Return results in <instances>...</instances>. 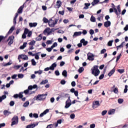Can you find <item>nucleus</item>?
<instances>
[{
	"instance_id": "obj_52",
	"label": "nucleus",
	"mask_w": 128,
	"mask_h": 128,
	"mask_svg": "<svg viewBox=\"0 0 128 128\" xmlns=\"http://www.w3.org/2000/svg\"><path fill=\"white\" fill-rule=\"evenodd\" d=\"M74 118H76V114H72L70 115V118H71V120H74Z\"/></svg>"
},
{
	"instance_id": "obj_53",
	"label": "nucleus",
	"mask_w": 128,
	"mask_h": 128,
	"mask_svg": "<svg viewBox=\"0 0 128 128\" xmlns=\"http://www.w3.org/2000/svg\"><path fill=\"white\" fill-rule=\"evenodd\" d=\"M23 94H30V90L28 89L24 90L23 92Z\"/></svg>"
},
{
	"instance_id": "obj_9",
	"label": "nucleus",
	"mask_w": 128,
	"mask_h": 128,
	"mask_svg": "<svg viewBox=\"0 0 128 128\" xmlns=\"http://www.w3.org/2000/svg\"><path fill=\"white\" fill-rule=\"evenodd\" d=\"M112 8H114V14H116V15L117 18H120V16L118 17L119 14H118V9L116 8V6H114V3L112 4Z\"/></svg>"
},
{
	"instance_id": "obj_64",
	"label": "nucleus",
	"mask_w": 128,
	"mask_h": 128,
	"mask_svg": "<svg viewBox=\"0 0 128 128\" xmlns=\"http://www.w3.org/2000/svg\"><path fill=\"white\" fill-rule=\"evenodd\" d=\"M124 30H125V32H128V24H126V26L124 28Z\"/></svg>"
},
{
	"instance_id": "obj_29",
	"label": "nucleus",
	"mask_w": 128,
	"mask_h": 128,
	"mask_svg": "<svg viewBox=\"0 0 128 128\" xmlns=\"http://www.w3.org/2000/svg\"><path fill=\"white\" fill-rule=\"evenodd\" d=\"M43 22L44 24H48V25L50 26V21L48 20V18H46V17H44L43 18Z\"/></svg>"
},
{
	"instance_id": "obj_44",
	"label": "nucleus",
	"mask_w": 128,
	"mask_h": 128,
	"mask_svg": "<svg viewBox=\"0 0 128 128\" xmlns=\"http://www.w3.org/2000/svg\"><path fill=\"white\" fill-rule=\"evenodd\" d=\"M6 36H0V42H2V41L4 40H6Z\"/></svg>"
},
{
	"instance_id": "obj_30",
	"label": "nucleus",
	"mask_w": 128,
	"mask_h": 128,
	"mask_svg": "<svg viewBox=\"0 0 128 128\" xmlns=\"http://www.w3.org/2000/svg\"><path fill=\"white\" fill-rule=\"evenodd\" d=\"M36 127V125L34 124H28L26 126V128H34Z\"/></svg>"
},
{
	"instance_id": "obj_55",
	"label": "nucleus",
	"mask_w": 128,
	"mask_h": 128,
	"mask_svg": "<svg viewBox=\"0 0 128 128\" xmlns=\"http://www.w3.org/2000/svg\"><path fill=\"white\" fill-rule=\"evenodd\" d=\"M52 46H50V48H46V51L47 52H52Z\"/></svg>"
},
{
	"instance_id": "obj_49",
	"label": "nucleus",
	"mask_w": 128,
	"mask_h": 128,
	"mask_svg": "<svg viewBox=\"0 0 128 128\" xmlns=\"http://www.w3.org/2000/svg\"><path fill=\"white\" fill-rule=\"evenodd\" d=\"M120 56H122V54H120L119 55L117 56L116 59V62H118V60H120Z\"/></svg>"
},
{
	"instance_id": "obj_5",
	"label": "nucleus",
	"mask_w": 128,
	"mask_h": 128,
	"mask_svg": "<svg viewBox=\"0 0 128 128\" xmlns=\"http://www.w3.org/2000/svg\"><path fill=\"white\" fill-rule=\"evenodd\" d=\"M14 36H10L7 40V42H8V46H12V44H14Z\"/></svg>"
},
{
	"instance_id": "obj_57",
	"label": "nucleus",
	"mask_w": 128,
	"mask_h": 128,
	"mask_svg": "<svg viewBox=\"0 0 128 128\" xmlns=\"http://www.w3.org/2000/svg\"><path fill=\"white\" fill-rule=\"evenodd\" d=\"M89 32L91 36H92L94 34V31L92 29H90L89 31Z\"/></svg>"
},
{
	"instance_id": "obj_17",
	"label": "nucleus",
	"mask_w": 128,
	"mask_h": 128,
	"mask_svg": "<svg viewBox=\"0 0 128 128\" xmlns=\"http://www.w3.org/2000/svg\"><path fill=\"white\" fill-rule=\"evenodd\" d=\"M3 114H4V116H10V114H11L12 112H8V110H4L3 112Z\"/></svg>"
},
{
	"instance_id": "obj_22",
	"label": "nucleus",
	"mask_w": 128,
	"mask_h": 128,
	"mask_svg": "<svg viewBox=\"0 0 128 128\" xmlns=\"http://www.w3.org/2000/svg\"><path fill=\"white\" fill-rule=\"evenodd\" d=\"M100 2V0H94V1L91 3L92 6H94L96 4H98Z\"/></svg>"
},
{
	"instance_id": "obj_34",
	"label": "nucleus",
	"mask_w": 128,
	"mask_h": 128,
	"mask_svg": "<svg viewBox=\"0 0 128 128\" xmlns=\"http://www.w3.org/2000/svg\"><path fill=\"white\" fill-rule=\"evenodd\" d=\"M90 22H96V17L94 16H92L90 19Z\"/></svg>"
},
{
	"instance_id": "obj_18",
	"label": "nucleus",
	"mask_w": 128,
	"mask_h": 128,
	"mask_svg": "<svg viewBox=\"0 0 128 128\" xmlns=\"http://www.w3.org/2000/svg\"><path fill=\"white\" fill-rule=\"evenodd\" d=\"M80 40L84 46H86L88 44V40H86L84 38H82Z\"/></svg>"
},
{
	"instance_id": "obj_14",
	"label": "nucleus",
	"mask_w": 128,
	"mask_h": 128,
	"mask_svg": "<svg viewBox=\"0 0 128 128\" xmlns=\"http://www.w3.org/2000/svg\"><path fill=\"white\" fill-rule=\"evenodd\" d=\"M24 4L19 8L18 10L17 13L22 14V10H24Z\"/></svg>"
},
{
	"instance_id": "obj_6",
	"label": "nucleus",
	"mask_w": 128,
	"mask_h": 128,
	"mask_svg": "<svg viewBox=\"0 0 128 128\" xmlns=\"http://www.w3.org/2000/svg\"><path fill=\"white\" fill-rule=\"evenodd\" d=\"M70 106H72V100H70V97H68V98L66 102L65 108H68Z\"/></svg>"
},
{
	"instance_id": "obj_1",
	"label": "nucleus",
	"mask_w": 128,
	"mask_h": 128,
	"mask_svg": "<svg viewBox=\"0 0 128 128\" xmlns=\"http://www.w3.org/2000/svg\"><path fill=\"white\" fill-rule=\"evenodd\" d=\"M91 72L92 74L94 76H98L100 74V71L98 70V66L95 65L93 66L92 68H91Z\"/></svg>"
},
{
	"instance_id": "obj_33",
	"label": "nucleus",
	"mask_w": 128,
	"mask_h": 128,
	"mask_svg": "<svg viewBox=\"0 0 128 128\" xmlns=\"http://www.w3.org/2000/svg\"><path fill=\"white\" fill-rule=\"evenodd\" d=\"M114 112H116V110L112 109V110H110L108 112V114L110 115L112 114H114Z\"/></svg>"
},
{
	"instance_id": "obj_23",
	"label": "nucleus",
	"mask_w": 128,
	"mask_h": 128,
	"mask_svg": "<svg viewBox=\"0 0 128 128\" xmlns=\"http://www.w3.org/2000/svg\"><path fill=\"white\" fill-rule=\"evenodd\" d=\"M56 6H58V8H60L62 6V1L60 0H57Z\"/></svg>"
},
{
	"instance_id": "obj_20",
	"label": "nucleus",
	"mask_w": 128,
	"mask_h": 128,
	"mask_svg": "<svg viewBox=\"0 0 128 128\" xmlns=\"http://www.w3.org/2000/svg\"><path fill=\"white\" fill-rule=\"evenodd\" d=\"M35 40L36 42H40V40H42V34H39L38 36L35 38Z\"/></svg>"
},
{
	"instance_id": "obj_12",
	"label": "nucleus",
	"mask_w": 128,
	"mask_h": 128,
	"mask_svg": "<svg viewBox=\"0 0 128 128\" xmlns=\"http://www.w3.org/2000/svg\"><path fill=\"white\" fill-rule=\"evenodd\" d=\"M50 112L49 109H46L45 110H44L42 113H41L40 115V118H42L45 114H46L48 112Z\"/></svg>"
},
{
	"instance_id": "obj_46",
	"label": "nucleus",
	"mask_w": 128,
	"mask_h": 128,
	"mask_svg": "<svg viewBox=\"0 0 128 128\" xmlns=\"http://www.w3.org/2000/svg\"><path fill=\"white\" fill-rule=\"evenodd\" d=\"M128 85L125 86V88L124 91V94H126L128 92Z\"/></svg>"
},
{
	"instance_id": "obj_56",
	"label": "nucleus",
	"mask_w": 128,
	"mask_h": 128,
	"mask_svg": "<svg viewBox=\"0 0 128 128\" xmlns=\"http://www.w3.org/2000/svg\"><path fill=\"white\" fill-rule=\"evenodd\" d=\"M22 67V65H16L14 66V68H16V70H18V68H20Z\"/></svg>"
},
{
	"instance_id": "obj_21",
	"label": "nucleus",
	"mask_w": 128,
	"mask_h": 128,
	"mask_svg": "<svg viewBox=\"0 0 128 128\" xmlns=\"http://www.w3.org/2000/svg\"><path fill=\"white\" fill-rule=\"evenodd\" d=\"M38 26V23L36 22H30L29 23V26L30 28H36Z\"/></svg>"
},
{
	"instance_id": "obj_48",
	"label": "nucleus",
	"mask_w": 128,
	"mask_h": 128,
	"mask_svg": "<svg viewBox=\"0 0 128 128\" xmlns=\"http://www.w3.org/2000/svg\"><path fill=\"white\" fill-rule=\"evenodd\" d=\"M104 18V14H100V16L97 18V20H98L99 22H100V18Z\"/></svg>"
},
{
	"instance_id": "obj_28",
	"label": "nucleus",
	"mask_w": 128,
	"mask_h": 128,
	"mask_svg": "<svg viewBox=\"0 0 128 128\" xmlns=\"http://www.w3.org/2000/svg\"><path fill=\"white\" fill-rule=\"evenodd\" d=\"M84 6V10H88V6H90V3H85Z\"/></svg>"
},
{
	"instance_id": "obj_24",
	"label": "nucleus",
	"mask_w": 128,
	"mask_h": 128,
	"mask_svg": "<svg viewBox=\"0 0 128 128\" xmlns=\"http://www.w3.org/2000/svg\"><path fill=\"white\" fill-rule=\"evenodd\" d=\"M104 74H106V70H104L102 74L99 76V80H102L104 78Z\"/></svg>"
},
{
	"instance_id": "obj_19",
	"label": "nucleus",
	"mask_w": 128,
	"mask_h": 128,
	"mask_svg": "<svg viewBox=\"0 0 128 128\" xmlns=\"http://www.w3.org/2000/svg\"><path fill=\"white\" fill-rule=\"evenodd\" d=\"M58 18L55 19L54 22H53L51 24H49V26H50L51 28L54 26H56V24H58Z\"/></svg>"
},
{
	"instance_id": "obj_32",
	"label": "nucleus",
	"mask_w": 128,
	"mask_h": 128,
	"mask_svg": "<svg viewBox=\"0 0 128 128\" xmlns=\"http://www.w3.org/2000/svg\"><path fill=\"white\" fill-rule=\"evenodd\" d=\"M28 106H30V102L26 101V102L24 104L23 106H24V108H28Z\"/></svg>"
},
{
	"instance_id": "obj_45",
	"label": "nucleus",
	"mask_w": 128,
	"mask_h": 128,
	"mask_svg": "<svg viewBox=\"0 0 128 128\" xmlns=\"http://www.w3.org/2000/svg\"><path fill=\"white\" fill-rule=\"evenodd\" d=\"M30 46H34L36 44V41L34 40H32L29 43Z\"/></svg>"
},
{
	"instance_id": "obj_35",
	"label": "nucleus",
	"mask_w": 128,
	"mask_h": 128,
	"mask_svg": "<svg viewBox=\"0 0 128 128\" xmlns=\"http://www.w3.org/2000/svg\"><path fill=\"white\" fill-rule=\"evenodd\" d=\"M48 80H45L40 82V84H48Z\"/></svg>"
},
{
	"instance_id": "obj_39",
	"label": "nucleus",
	"mask_w": 128,
	"mask_h": 128,
	"mask_svg": "<svg viewBox=\"0 0 128 128\" xmlns=\"http://www.w3.org/2000/svg\"><path fill=\"white\" fill-rule=\"evenodd\" d=\"M20 32H22V29H20V28H18L16 30V34L18 35L20 34Z\"/></svg>"
},
{
	"instance_id": "obj_27",
	"label": "nucleus",
	"mask_w": 128,
	"mask_h": 128,
	"mask_svg": "<svg viewBox=\"0 0 128 128\" xmlns=\"http://www.w3.org/2000/svg\"><path fill=\"white\" fill-rule=\"evenodd\" d=\"M124 44H126V42H123L121 43V44L118 46H116L117 50H118V48H124Z\"/></svg>"
},
{
	"instance_id": "obj_37",
	"label": "nucleus",
	"mask_w": 128,
	"mask_h": 128,
	"mask_svg": "<svg viewBox=\"0 0 128 128\" xmlns=\"http://www.w3.org/2000/svg\"><path fill=\"white\" fill-rule=\"evenodd\" d=\"M34 74H42V70H40L38 71H35L34 72Z\"/></svg>"
},
{
	"instance_id": "obj_15",
	"label": "nucleus",
	"mask_w": 128,
	"mask_h": 128,
	"mask_svg": "<svg viewBox=\"0 0 128 128\" xmlns=\"http://www.w3.org/2000/svg\"><path fill=\"white\" fill-rule=\"evenodd\" d=\"M111 24L110 21L108 20L104 22V26L105 28H108V26H110Z\"/></svg>"
},
{
	"instance_id": "obj_62",
	"label": "nucleus",
	"mask_w": 128,
	"mask_h": 128,
	"mask_svg": "<svg viewBox=\"0 0 128 128\" xmlns=\"http://www.w3.org/2000/svg\"><path fill=\"white\" fill-rule=\"evenodd\" d=\"M54 74H56V76H60V72L58 70H56L54 72Z\"/></svg>"
},
{
	"instance_id": "obj_54",
	"label": "nucleus",
	"mask_w": 128,
	"mask_h": 128,
	"mask_svg": "<svg viewBox=\"0 0 128 128\" xmlns=\"http://www.w3.org/2000/svg\"><path fill=\"white\" fill-rule=\"evenodd\" d=\"M56 46H58V42H55L51 46L52 48H56Z\"/></svg>"
},
{
	"instance_id": "obj_26",
	"label": "nucleus",
	"mask_w": 128,
	"mask_h": 128,
	"mask_svg": "<svg viewBox=\"0 0 128 128\" xmlns=\"http://www.w3.org/2000/svg\"><path fill=\"white\" fill-rule=\"evenodd\" d=\"M38 54H40V52H38L34 54L33 56H34L36 60H40V56H38Z\"/></svg>"
},
{
	"instance_id": "obj_7",
	"label": "nucleus",
	"mask_w": 128,
	"mask_h": 128,
	"mask_svg": "<svg viewBox=\"0 0 128 128\" xmlns=\"http://www.w3.org/2000/svg\"><path fill=\"white\" fill-rule=\"evenodd\" d=\"M20 58H22L23 60H28V56L27 55L22 54L18 56V60H20Z\"/></svg>"
},
{
	"instance_id": "obj_4",
	"label": "nucleus",
	"mask_w": 128,
	"mask_h": 128,
	"mask_svg": "<svg viewBox=\"0 0 128 128\" xmlns=\"http://www.w3.org/2000/svg\"><path fill=\"white\" fill-rule=\"evenodd\" d=\"M12 122L11 124V126L18 124V116H14L12 119Z\"/></svg>"
},
{
	"instance_id": "obj_50",
	"label": "nucleus",
	"mask_w": 128,
	"mask_h": 128,
	"mask_svg": "<svg viewBox=\"0 0 128 128\" xmlns=\"http://www.w3.org/2000/svg\"><path fill=\"white\" fill-rule=\"evenodd\" d=\"M18 78H23L24 76V74H18Z\"/></svg>"
},
{
	"instance_id": "obj_8",
	"label": "nucleus",
	"mask_w": 128,
	"mask_h": 128,
	"mask_svg": "<svg viewBox=\"0 0 128 128\" xmlns=\"http://www.w3.org/2000/svg\"><path fill=\"white\" fill-rule=\"evenodd\" d=\"M87 56L88 60H94V55L88 52Z\"/></svg>"
},
{
	"instance_id": "obj_61",
	"label": "nucleus",
	"mask_w": 128,
	"mask_h": 128,
	"mask_svg": "<svg viewBox=\"0 0 128 128\" xmlns=\"http://www.w3.org/2000/svg\"><path fill=\"white\" fill-rule=\"evenodd\" d=\"M66 80H62L60 81V84H61L64 85V84H66Z\"/></svg>"
},
{
	"instance_id": "obj_31",
	"label": "nucleus",
	"mask_w": 128,
	"mask_h": 128,
	"mask_svg": "<svg viewBox=\"0 0 128 128\" xmlns=\"http://www.w3.org/2000/svg\"><path fill=\"white\" fill-rule=\"evenodd\" d=\"M62 76L65 78H66V76H68V72H66V70H63L62 72Z\"/></svg>"
},
{
	"instance_id": "obj_38",
	"label": "nucleus",
	"mask_w": 128,
	"mask_h": 128,
	"mask_svg": "<svg viewBox=\"0 0 128 128\" xmlns=\"http://www.w3.org/2000/svg\"><path fill=\"white\" fill-rule=\"evenodd\" d=\"M112 42H114V40H110L108 42V46H112Z\"/></svg>"
},
{
	"instance_id": "obj_11",
	"label": "nucleus",
	"mask_w": 128,
	"mask_h": 128,
	"mask_svg": "<svg viewBox=\"0 0 128 128\" xmlns=\"http://www.w3.org/2000/svg\"><path fill=\"white\" fill-rule=\"evenodd\" d=\"M95 106H100V101L96 100L94 102H93L92 106V107L93 108H96L94 107Z\"/></svg>"
},
{
	"instance_id": "obj_13",
	"label": "nucleus",
	"mask_w": 128,
	"mask_h": 128,
	"mask_svg": "<svg viewBox=\"0 0 128 128\" xmlns=\"http://www.w3.org/2000/svg\"><path fill=\"white\" fill-rule=\"evenodd\" d=\"M82 32H74L72 36L73 38H76V36H82Z\"/></svg>"
},
{
	"instance_id": "obj_59",
	"label": "nucleus",
	"mask_w": 128,
	"mask_h": 128,
	"mask_svg": "<svg viewBox=\"0 0 128 128\" xmlns=\"http://www.w3.org/2000/svg\"><path fill=\"white\" fill-rule=\"evenodd\" d=\"M10 106H14V101H11L10 103Z\"/></svg>"
},
{
	"instance_id": "obj_51",
	"label": "nucleus",
	"mask_w": 128,
	"mask_h": 128,
	"mask_svg": "<svg viewBox=\"0 0 128 128\" xmlns=\"http://www.w3.org/2000/svg\"><path fill=\"white\" fill-rule=\"evenodd\" d=\"M108 112V110H104L102 112V116H106V113Z\"/></svg>"
},
{
	"instance_id": "obj_47",
	"label": "nucleus",
	"mask_w": 128,
	"mask_h": 128,
	"mask_svg": "<svg viewBox=\"0 0 128 128\" xmlns=\"http://www.w3.org/2000/svg\"><path fill=\"white\" fill-rule=\"evenodd\" d=\"M30 30L28 29V28H26L24 30V34H28V32H30Z\"/></svg>"
},
{
	"instance_id": "obj_63",
	"label": "nucleus",
	"mask_w": 128,
	"mask_h": 128,
	"mask_svg": "<svg viewBox=\"0 0 128 128\" xmlns=\"http://www.w3.org/2000/svg\"><path fill=\"white\" fill-rule=\"evenodd\" d=\"M12 62H8L5 64H4L3 66H10V64H12Z\"/></svg>"
},
{
	"instance_id": "obj_43",
	"label": "nucleus",
	"mask_w": 128,
	"mask_h": 128,
	"mask_svg": "<svg viewBox=\"0 0 128 128\" xmlns=\"http://www.w3.org/2000/svg\"><path fill=\"white\" fill-rule=\"evenodd\" d=\"M118 72H120V74H124V69H118Z\"/></svg>"
},
{
	"instance_id": "obj_42",
	"label": "nucleus",
	"mask_w": 128,
	"mask_h": 128,
	"mask_svg": "<svg viewBox=\"0 0 128 128\" xmlns=\"http://www.w3.org/2000/svg\"><path fill=\"white\" fill-rule=\"evenodd\" d=\"M22 94H24V92H20L18 94L19 98H24V95H22Z\"/></svg>"
},
{
	"instance_id": "obj_16",
	"label": "nucleus",
	"mask_w": 128,
	"mask_h": 128,
	"mask_svg": "<svg viewBox=\"0 0 128 128\" xmlns=\"http://www.w3.org/2000/svg\"><path fill=\"white\" fill-rule=\"evenodd\" d=\"M116 72V68H114L113 69H112L108 74V76H112Z\"/></svg>"
},
{
	"instance_id": "obj_10",
	"label": "nucleus",
	"mask_w": 128,
	"mask_h": 128,
	"mask_svg": "<svg viewBox=\"0 0 128 128\" xmlns=\"http://www.w3.org/2000/svg\"><path fill=\"white\" fill-rule=\"evenodd\" d=\"M43 32L44 34L48 33V36H50V34H52V32L50 30V28H47L44 30Z\"/></svg>"
},
{
	"instance_id": "obj_60",
	"label": "nucleus",
	"mask_w": 128,
	"mask_h": 128,
	"mask_svg": "<svg viewBox=\"0 0 128 128\" xmlns=\"http://www.w3.org/2000/svg\"><path fill=\"white\" fill-rule=\"evenodd\" d=\"M52 40H48L46 42V44H52Z\"/></svg>"
},
{
	"instance_id": "obj_58",
	"label": "nucleus",
	"mask_w": 128,
	"mask_h": 128,
	"mask_svg": "<svg viewBox=\"0 0 128 128\" xmlns=\"http://www.w3.org/2000/svg\"><path fill=\"white\" fill-rule=\"evenodd\" d=\"M118 102L120 104H122V102H124V99L122 98L118 99Z\"/></svg>"
},
{
	"instance_id": "obj_2",
	"label": "nucleus",
	"mask_w": 128,
	"mask_h": 128,
	"mask_svg": "<svg viewBox=\"0 0 128 128\" xmlns=\"http://www.w3.org/2000/svg\"><path fill=\"white\" fill-rule=\"evenodd\" d=\"M18 16V13L16 12L15 14V16L13 20V24L14 26L11 27V28L10 29L9 31L8 32V34H12V32L14 30V28H16V18Z\"/></svg>"
},
{
	"instance_id": "obj_40",
	"label": "nucleus",
	"mask_w": 128,
	"mask_h": 128,
	"mask_svg": "<svg viewBox=\"0 0 128 128\" xmlns=\"http://www.w3.org/2000/svg\"><path fill=\"white\" fill-rule=\"evenodd\" d=\"M31 62L32 66H36V60L34 59H32Z\"/></svg>"
},
{
	"instance_id": "obj_25",
	"label": "nucleus",
	"mask_w": 128,
	"mask_h": 128,
	"mask_svg": "<svg viewBox=\"0 0 128 128\" xmlns=\"http://www.w3.org/2000/svg\"><path fill=\"white\" fill-rule=\"evenodd\" d=\"M26 44L28 43L26 42H24L23 44L20 47V50H24L25 48L26 47Z\"/></svg>"
},
{
	"instance_id": "obj_36",
	"label": "nucleus",
	"mask_w": 128,
	"mask_h": 128,
	"mask_svg": "<svg viewBox=\"0 0 128 128\" xmlns=\"http://www.w3.org/2000/svg\"><path fill=\"white\" fill-rule=\"evenodd\" d=\"M84 70V67H81L78 70V72L79 74H82V72Z\"/></svg>"
},
{
	"instance_id": "obj_3",
	"label": "nucleus",
	"mask_w": 128,
	"mask_h": 128,
	"mask_svg": "<svg viewBox=\"0 0 128 128\" xmlns=\"http://www.w3.org/2000/svg\"><path fill=\"white\" fill-rule=\"evenodd\" d=\"M48 96V94H39L36 96H35L34 98H36V100H44L46 98V96Z\"/></svg>"
},
{
	"instance_id": "obj_41",
	"label": "nucleus",
	"mask_w": 128,
	"mask_h": 128,
	"mask_svg": "<svg viewBox=\"0 0 128 128\" xmlns=\"http://www.w3.org/2000/svg\"><path fill=\"white\" fill-rule=\"evenodd\" d=\"M113 92L114 94H118V89L116 87L113 90Z\"/></svg>"
}]
</instances>
